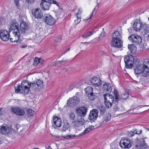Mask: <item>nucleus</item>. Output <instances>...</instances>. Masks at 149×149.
Here are the masks:
<instances>
[{
	"mask_svg": "<svg viewBox=\"0 0 149 149\" xmlns=\"http://www.w3.org/2000/svg\"><path fill=\"white\" fill-rule=\"evenodd\" d=\"M43 83L42 81L38 79L29 84L27 80H23L21 86L19 84L16 88L15 87V92L17 93L20 92L24 94H26L29 91V88H31L33 90H38L42 86Z\"/></svg>",
	"mask_w": 149,
	"mask_h": 149,
	"instance_id": "1",
	"label": "nucleus"
},
{
	"mask_svg": "<svg viewBox=\"0 0 149 149\" xmlns=\"http://www.w3.org/2000/svg\"><path fill=\"white\" fill-rule=\"evenodd\" d=\"M134 73L136 74H140L141 73L142 75L144 77H146L148 75V72L146 71V68L147 66H144L143 62L138 59H136L134 63Z\"/></svg>",
	"mask_w": 149,
	"mask_h": 149,
	"instance_id": "2",
	"label": "nucleus"
},
{
	"mask_svg": "<svg viewBox=\"0 0 149 149\" xmlns=\"http://www.w3.org/2000/svg\"><path fill=\"white\" fill-rule=\"evenodd\" d=\"M122 35L118 31H115L112 35L111 46L113 47L120 48L122 47L123 41L121 40Z\"/></svg>",
	"mask_w": 149,
	"mask_h": 149,
	"instance_id": "3",
	"label": "nucleus"
},
{
	"mask_svg": "<svg viewBox=\"0 0 149 149\" xmlns=\"http://www.w3.org/2000/svg\"><path fill=\"white\" fill-rule=\"evenodd\" d=\"M104 103L107 108H109L112 106L113 103L115 104L114 100V96L111 94L108 93L104 95Z\"/></svg>",
	"mask_w": 149,
	"mask_h": 149,
	"instance_id": "4",
	"label": "nucleus"
},
{
	"mask_svg": "<svg viewBox=\"0 0 149 149\" xmlns=\"http://www.w3.org/2000/svg\"><path fill=\"white\" fill-rule=\"evenodd\" d=\"M19 26L18 23L16 22H14L10 26L9 28L10 32L14 30V31L13 32V35H14L15 36H17L18 39L20 37Z\"/></svg>",
	"mask_w": 149,
	"mask_h": 149,
	"instance_id": "5",
	"label": "nucleus"
},
{
	"mask_svg": "<svg viewBox=\"0 0 149 149\" xmlns=\"http://www.w3.org/2000/svg\"><path fill=\"white\" fill-rule=\"evenodd\" d=\"M120 145L123 148H128L130 147L132 145V141L128 138L122 139L120 142Z\"/></svg>",
	"mask_w": 149,
	"mask_h": 149,
	"instance_id": "6",
	"label": "nucleus"
},
{
	"mask_svg": "<svg viewBox=\"0 0 149 149\" xmlns=\"http://www.w3.org/2000/svg\"><path fill=\"white\" fill-rule=\"evenodd\" d=\"M10 111L13 113L19 116H23L25 113L24 109L18 106L11 107Z\"/></svg>",
	"mask_w": 149,
	"mask_h": 149,
	"instance_id": "7",
	"label": "nucleus"
},
{
	"mask_svg": "<svg viewBox=\"0 0 149 149\" xmlns=\"http://www.w3.org/2000/svg\"><path fill=\"white\" fill-rule=\"evenodd\" d=\"M79 102V99L76 96L70 98L67 101L68 105L70 107H74L77 105Z\"/></svg>",
	"mask_w": 149,
	"mask_h": 149,
	"instance_id": "8",
	"label": "nucleus"
},
{
	"mask_svg": "<svg viewBox=\"0 0 149 149\" xmlns=\"http://www.w3.org/2000/svg\"><path fill=\"white\" fill-rule=\"evenodd\" d=\"M128 39L132 40V42L136 45L139 44L142 42L141 38L137 35L132 34L128 38Z\"/></svg>",
	"mask_w": 149,
	"mask_h": 149,
	"instance_id": "9",
	"label": "nucleus"
},
{
	"mask_svg": "<svg viewBox=\"0 0 149 149\" xmlns=\"http://www.w3.org/2000/svg\"><path fill=\"white\" fill-rule=\"evenodd\" d=\"M88 109L84 107L77 108L76 109L77 115L81 117L85 116L86 114Z\"/></svg>",
	"mask_w": 149,
	"mask_h": 149,
	"instance_id": "10",
	"label": "nucleus"
},
{
	"mask_svg": "<svg viewBox=\"0 0 149 149\" xmlns=\"http://www.w3.org/2000/svg\"><path fill=\"white\" fill-rule=\"evenodd\" d=\"M10 35L8 32L6 30H0V37L4 41H7L9 39Z\"/></svg>",
	"mask_w": 149,
	"mask_h": 149,
	"instance_id": "11",
	"label": "nucleus"
},
{
	"mask_svg": "<svg viewBox=\"0 0 149 149\" xmlns=\"http://www.w3.org/2000/svg\"><path fill=\"white\" fill-rule=\"evenodd\" d=\"M11 131V129L7 125L3 124L0 126V133L3 134H6Z\"/></svg>",
	"mask_w": 149,
	"mask_h": 149,
	"instance_id": "12",
	"label": "nucleus"
},
{
	"mask_svg": "<svg viewBox=\"0 0 149 149\" xmlns=\"http://www.w3.org/2000/svg\"><path fill=\"white\" fill-rule=\"evenodd\" d=\"M98 111L97 109H94L90 111L89 115V118L91 121H94L96 120L98 115Z\"/></svg>",
	"mask_w": 149,
	"mask_h": 149,
	"instance_id": "13",
	"label": "nucleus"
},
{
	"mask_svg": "<svg viewBox=\"0 0 149 149\" xmlns=\"http://www.w3.org/2000/svg\"><path fill=\"white\" fill-rule=\"evenodd\" d=\"M45 16V22L47 24L52 25H54L55 23V20L50 15L48 14Z\"/></svg>",
	"mask_w": 149,
	"mask_h": 149,
	"instance_id": "14",
	"label": "nucleus"
},
{
	"mask_svg": "<svg viewBox=\"0 0 149 149\" xmlns=\"http://www.w3.org/2000/svg\"><path fill=\"white\" fill-rule=\"evenodd\" d=\"M50 5L49 0H42L40 6L43 10H48L49 9Z\"/></svg>",
	"mask_w": 149,
	"mask_h": 149,
	"instance_id": "15",
	"label": "nucleus"
},
{
	"mask_svg": "<svg viewBox=\"0 0 149 149\" xmlns=\"http://www.w3.org/2000/svg\"><path fill=\"white\" fill-rule=\"evenodd\" d=\"M28 26L25 22L22 21L20 23L19 31L21 33H24L28 30Z\"/></svg>",
	"mask_w": 149,
	"mask_h": 149,
	"instance_id": "16",
	"label": "nucleus"
},
{
	"mask_svg": "<svg viewBox=\"0 0 149 149\" xmlns=\"http://www.w3.org/2000/svg\"><path fill=\"white\" fill-rule=\"evenodd\" d=\"M32 13L33 15L36 18L40 19L43 16L41 10L39 8H37L35 10H33Z\"/></svg>",
	"mask_w": 149,
	"mask_h": 149,
	"instance_id": "17",
	"label": "nucleus"
},
{
	"mask_svg": "<svg viewBox=\"0 0 149 149\" xmlns=\"http://www.w3.org/2000/svg\"><path fill=\"white\" fill-rule=\"evenodd\" d=\"M143 24L140 21L135 20L133 25L134 29L136 31H139L140 30H141Z\"/></svg>",
	"mask_w": 149,
	"mask_h": 149,
	"instance_id": "18",
	"label": "nucleus"
},
{
	"mask_svg": "<svg viewBox=\"0 0 149 149\" xmlns=\"http://www.w3.org/2000/svg\"><path fill=\"white\" fill-rule=\"evenodd\" d=\"M92 84L95 86H99L101 84V81L98 77H94L91 80Z\"/></svg>",
	"mask_w": 149,
	"mask_h": 149,
	"instance_id": "19",
	"label": "nucleus"
},
{
	"mask_svg": "<svg viewBox=\"0 0 149 149\" xmlns=\"http://www.w3.org/2000/svg\"><path fill=\"white\" fill-rule=\"evenodd\" d=\"M85 122V120L83 118H81L78 120L73 121L72 123L75 127H77L82 125Z\"/></svg>",
	"mask_w": 149,
	"mask_h": 149,
	"instance_id": "20",
	"label": "nucleus"
},
{
	"mask_svg": "<svg viewBox=\"0 0 149 149\" xmlns=\"http://www.w3.org/2000/svg\"><path fill=\"white\" fill-rule=\"evenodd\" d=\"M146 137L142 139L141 141V144L139 146L138 145H136L135 147L137 148L138 149H141V147L142 148H146L148 147L147 144L145 143V139H146Z\"/></svg>",
	"mask_w": 149,
	"mask_h": 149,
	"instance_id": "21",
	"label": "nucleus"
},
{
	"mask_svg": "<svg viewBox=\"0 0 149 149\" xmlns=\"http://www.w3.org/2000/svg\"><path fill=\"white\" fill-rule=\"evenodd\" d=\"M124 58L125 63H127V62L129 61L133 63L134 64V63L135 61H134V57L131 55L126 56Z\"/></svg>",
	"mask_w": 149,
	"mask_h": 149,
	"instance_id": "22",
	"label": "nucleus"
},
{
	"mask_svg": "<svg viewBox=\"0 0 149 149\" xmlns=\"http://www.w3.org/2000/svg\"><path fill=\"white\" fill-rule=\"evenodd\" d=\"M103 89L104 91L109 92H111L112 90V87L109 84L105 83L103 85Z\"/></svg>",
	"mask_w": 149,
	"mask_h": 149,
	"instance_id": "23",
	"label": "nucleus"
},
{
	"mask_svg": "<svg viewBox=\"0 0 149 149\" xmlns=\"http://www.w3.org/2000/svg\"><path fill=\"white\" fill-rule=\"evenodd\" d=\"M54 123L57 127H60L61 123V120L57 117H54L53 118Z\"/></svg>",
	"mask_w": 149,
	"mask_h": 149,
	"instance_id": "24",
	"label": "nucleus"
},
{
	"mask_svg": "<svg viewBox=\"0 0 149 149\" xmlns=\"http://www.w3.org/2000/svg\"><path fill=\"white\" fill-rule=\"evenodd\" d=\"M128 49L130 51L131 53L132 54H134L135 52L136 49V46L132 44L128 45Z\"/></svg>",
	"mask_w": 149,
	"mask_h": 149,
	"instance_id": "25",
	"label": "nucleus"
},
{
	"mask_svg": "<svg viewBox=\"0 0 149 149\" xmlns=\"http://www.w3.org/2000/svg\"><path fill=\"white\" fill-rule=\"evenodd\" d=\"M142 29L144 31L145 34L147 33L149 31V26L148 24L145 23L143 24L141 28V30Z\"/></svg>",
	"mask_w": 149,
	"mask_h": 149,
	"instance_id": "26",
	"label": "nucleus"
},
{
	"mask_svg": "<svg viewBox=\"0 0 149 149\" xmlns=\"http://www.w3.org/2000/svg\"><path fill=\"white\" fill-rule=\"evenodd\" d=\"M142 131L141 130H140L139 131L135 130L133 131H130V132H129L128 134V135L129 137H132L135 134H140L141 133Z\"/></svg>",
	"mask_w": 149,
	"mask_h": 149,
	"instance_id": "27",
	"label": "nucleus"
},
{
	"mask_svg": "<svg viewBox=\"0 0 149 149\" xmlns=\"http://www.w3.org/2000/svg\"><path fill=\"white\" fill-rule=\"evenodd\" d=\"M114 95L115 98L114 97V100L115 102V104H118V101L119 100V93L115 89L114 91Z\"/></svg>",
	"mask_w": 149,
	"mask_h": 149,
	"instance_id": "28",
	"label": "nucleus"
},
{
	"mask_svg": "<svg viewBox=\"0 0 149 149\" xmlns=\"http://www.w3.org/2000/svg\"><path fill=\"white\" fill-rule=\"evenodd\" d=\"M129 94L127 91H125L123 94L120 95L119 99L120 98L125 100L127 99L129 97Z\"/></svg>",
	"mask_w": 149,
	"mask_h": 149,
	"instance_id": "29",
	"label": "nucleus"
},
{
	"mask_svg": "<svg viewBox=\"0 0 149 149\" xmlns=\"http://www.w3.org/2000/svg\"><path fill=\"white\" fill-rule=\"evenodd\" d=\"M93 88L92 87L90 86L87 87L85 89L86 94L88 95V96L91 94L93 93Z\"/></svg>",
	"mask_w": 149,
	"mask_h": 149,
	"instance_id": "30",
	"label": "nucleus"
},
{
	"mask_svg": "<svg viewBox=\"0 0 149 149\" xmlns=\"http://www.w3.org/2000/svg\"><path fill=\"white\" fill-rule=\"evenodd\" d=\"M20 38H18H18L17 37V36H15L14 35V37L13 38H9V39H10V41L11 42H20L21 41V40L20 39Z\"/></svg>",
	"mask_w": 149,
	"mask_h": 149,
	"instance_id": "31",
	"label": "nucleus"
},
{
	"mask_svg": "<svg viewBox=\"0 0 149 149\" xmlns=\"http://www.w3.org/2000/svg\"><path fill=\"white\" fill-rule=\"evenodd\" d=\"M70 125L67 122H65L64 123L62 130L63 131H65L66 130H67L69 128Z\"/></svg>",
	"mask_w": 149,
	"mask_h": 149,
	"instance_id": "32",
	"label": "nucleus"
},
{
	"mask_svg": "<svg viewBox=\"0 0 149 149\" xmlns=\"http://www.w3.org/2000/svg\"><path fill=\"white\" fill-rule=\"evenodd\" d=\"M93 34V32L89 31L83 35L82 37L84 38H86L88 37L91 36Z\"/></svg>",
	"mask_w": 149,
	"mask_h": 149,
	"instance_id": "33",
	"label": "nucleus"
},
{
	"mask_svg": "<svg viewBox=\"0 0 149 149\" xmlns=\"http://www.w3.org/2000/svg\"><path fill=\"white\" fill-rule=\"evenodd\" d=\"M27 113L28 117L32 116L34 113V111L31 109H27Z\"/></svg>",
	"mask_w": 149,
	"mask_h": 149,
	"instance_id": "34",
	"label": "nucleus"
},
{
	"mask_svg": "<svg viewBox=\"0 0 149 149\" xmlns=\"http://www.w3.org/2000/svg\"><path fill=\"white\" fill-rule=\"evenodd\" d=\"M41 59L38 58H36L35 59L34 61L33 65L34 66L37 65L40 62Z\"/></svg>",
	"mask_w": 149,
	"mask_h": 149,
	"instance_id": "35",
	"label": "nucleus"
},
{
	"mask_svg": "<svg viewBox=\"0 0 149 149\" xmlns=\"http://www.w3.org/2000/svg\"><path fill=\"white\" fill-rule=\"evenodd\" d=\"M133 63L128 61L127 63H125L126 68H131L133 66Z\"/></svg>",
	"mask_w": 149,
	"mask_h": 149,
	"instance_id": "36",
	"label": "nucleus"
},
{
	"mask_svg": "<svg viewBox=\"0 0 149 149\" xmlns=\"http://www.w3.org/2000/svg\"><path fill=\"white\" fill-rule=\"evenodd\" d=\"M143 65L144 66H147V67H146L147 70L146 71H148L147 72H148V75L149 74V61H146L143 62Z\"/></svg>",
	"mask_w": 149,
	"mask_h": 149,
	"instance_id": "37",
	"label": "nucleus"
},
{
	"mask_svg": "<svg viewBox=\"0 0 149 149\" xmlns=\"http://www.w3.org/2000/svg\"><path fill=\"white\" fill-rule=\"evenodd\" d=\"M99 110L100 111V114L102 115H103L106 111L105 107L102 106L99 107Z\"/></svg>",
	"mask_w": 149,
	"mask_h": 149,
	"instance_id": "38",
	"label": "nucleus"
},
{
	"mask_svg": "<svg viewBox=\"0 0 149 149\" xmlns=\"http://www.w3.org/2000/svg\"><path fill=\"white\" fill-rule=\"evenodd\" d=\"M89 99L91 100H93L95 98L96 96L93 95V93L90 94L88 96Z\"/></svg>",
	"mask_w": 149,
	"mask_h": 149,
	"instance_id": "39",
	"label": "nucleus"
},
{
	"mask_svg": "<svg viewBox=\"0 0 149 149\" xmlns=\"http://www.w3.org/2000/svg\"><path fill=\"white\" fill-rule=\"evenodd\" d=\"M6 22L5 19L2 17H0V24L3 25Z\"/></svg>",
	"mask_w": 149,
	"mask_h": 149,
	"instance_id": "40",
	"label": "nucleus"
},
{
	"mask_svg": "<svg viewBox=\"0 0 149 149\" xmlns=\"http://www.w3.org/2000/svg\"><path fill=\"white\" fill-rule=\"evenodd\" d=\"M90 131V130L88 128L85 129L84 130L82 133L80 134L79 135L80 136L82 135H83L84 134L86 133H88Z\"/></svg>",
	"mask_w": 149,
	"mask_h": 149,
	"instance_id": "41",
	"label": "nucleus"
},
{
	"mask_svg": "<svg viewBox=\"0 0 149 149\" xmlns=\"http://www.w3.org/2000/svg\"><path fill=\"white\" fill-rule=\"evenodd\" d=\"M111 118V115L109 114L105 116V118L104 119V120L106 122L108 121Z\"/></svg>",
	"mask_w": 149,
	"mask_h": 149,
	"instance_id": "42",
	"label": "nucleus"
},
{
	"mask_svg": "<svg viewBox=\"0 0 149 149\" xmlns=\"http://www.w3.org/2000/svg\"><path fill=\"white\" fill-rule=\"evenodd\" d=\"M69 116L71 119L73 120L75 118V114L74 113L72 112L70 113Z\"/></svg>",
	"mask_w": 149,
	"mask_h": 149,
	"instance_id": "43",
	"label": "nucleus"
},
{
	"mask_svg": "<svg viewBox=\"0 0 149 149\" xmlns=\"http://www.w3.org/2000/svg\"><path fill=\"white\" fill-rule=\"evenodd\" d=\"M50 4L53 3L56 4L57 6H58V3L55 0H49Z\"/></svg>",
	"mask_w": 149,
	"mask_h": 149,
	"instance_id": "44",
	"label": "nucleus"
},
{
	"mask_svg": "<svg viewBox=\"0 0 149 149\" xmlns=\"http://www.w3.org/2000/svg\"><path fill=\"white\" fill-rule=\"evenodd\" d=\"M61 40V36H59V37H57L54 39V41L55 42H60Z\"/></svg>",
	"mask_w": 149,
	"mask_h": 149,
	"instance_id": "45",
	"label": "nucleus"
},
{
	"mask_svg": "<svg viewBox=\"0 0 149 149\" xmlns=\"http://www.w3.org/2000/svg\"><path fill=\"white\" fill-rule=\"evenodd\" d=\"M81 12L82 11L81 9L80 8H79L78 9V12L75 14V15H76V18L78 19V18H79L78 15L79 14V13H81Z\"/></svg>",
	"mask_w": 149,
	"mask_h": 149,
	"instance_id": "46",
	"label": "nucleus"
},
{
	"mask_svg": "<svg viewBox=\"0 0 149 149\" xmlns=\"http://www.w3.org/2000/svg\"><path fill=\"white\" fill-rule=\"evenodd\" d=\"M97 7V8H98V6H97V5H96V7L94 8V9L93 10L92 12L91 13V16H90V17L88 19H90L91 18V17H92V16L93 15V13L94 12V11H95V10L96 9V8ZM88 20V19H85L84 20L87 21Z\"/></svg>",
	"mask_w": 149,
	"mask_h": 149,
	"instance_id": "47",
	"label": "nucleus"
},
{
	"mask_svg": "<svg viewBox=\"0 0 149 149\" xmlns=\"http://www.w3.org/2000/svg\"><path fill=\"white\" fill-rule=\"evenodd\" d=\"M102 29L104 30V29L103 28ZM105 33V32L103 31L102 32V33H101V35L99 38V39H101L103 37H104V36Z\"/></svg>",
	"mask_w": 149,
	"mask_h": 149,
	"instance_id": "48",
	"label": "nucleus"
},
{
	"mask_svg": "<svg viewBox=\"0 0 149 149\" xmlns=\"http://www.w3.org/2000/svg\"><path fill=\"white\" fill-rule=\"evenodd\" d=\"M68 60H62L61 61H57V63H63V64L66 63L68 62Z\"/></svg>",
	"mask_w": 149,
	"mask_h": 149,
	"instance_id": "49",
	"label": "nucleus"
},
{
	"mask_svg": "<svg viewBox=\"0 0 149 149\" xmlns=\"http://www.w3.org/2000/svg\"><path fill=\"white\" fill-rule=\"evenodd\" d=\"M20 0H14V2L17 7H18L19 6V2Z\"/></svg>",
	"mask_w": 149,
	"mask_h": 149,
	"instance_id": "50",
	"label": "nucleus"
},
{
	"mask_svg": "<svg viewBox=\"0 0 149 149\" xmlns=\"http://www.w3.org/2000/svg\"><path fill=\"white\" fill-rule=\"evenodd\" d=\"M3 108H0V116L3 115Z\"/></svg>",
	"mask_w": 149,
	"mask_h": 149,
	"instance_id": "51",
	"label": "nucleus"
},
{
	"mask_svg": "<svg viewBox=\"0 0 149 149\" xmlns=\"http://www.w3.org/2000/svg\"><path fill=\"white\" fill-rule=\"evenodd\" d=\"M59 63H57V61L56 62V63H55V62H53L52 63V66H55L57 65Z\"/></svg>",
	"mask_w": 149,
	"mask_h": 149,
	"instance_id": "52",
	"label": "nucleus"
},
{
	"mask_svg": "<svg viewBox=\"0 0 149 149\" xmlns=\"http://www.w3.org/2000/svg\"><path fill=\"white\" fill-rule=\"evenodd\" d=\"M35 0H26L27 2L30 3H32Z\"/></svg>",
	"mask_w": 149,
	"mask_h": 149,
	"instance_id": "53",
	"label": "nucleus"
},
{
	"mask_svg": "<svg viewBox=\"0 0 149 149\" xmlns=\"http://www.w3.org/2000/svg\"><path fill=\"white\" fill-rule=\"evenodd\" d=\"M100 54L103 55H106V54L103 51H101L99 52Z\"/></svg>",
	"mask_w": 149,
	"mask_h": 149,
	"instance_id": "54",
	"label": "nucleus"
},
{
	"mask_svg": "<svg viewBox=\"0 0 149 149\" xmlns=\"http://www.w3.org/2000/svg\"><path fill=\"white\" fill-rule=\"evenodd\" d=\"M62 137L65 138H70L71 137V136L70 135H68L65 136H62Z\"/></svg>",
	"mask_w": 149,
	"mask_h": 149,
	"instance_id": "55",
	"label": "nucleus"
},
{
	"mask_svg": "<svg viewBox=\"0 0 149 149\" xmlns=\"http://www.w3.org/2000/svg\"><path fill=\"white\" fill-rule=\"evenodd\" d=\"M78 17L79 18H78V19L77 18H76V19H77V23H76L75 24H78L80 22V19L81 18H80L79 17Z\"/></svg>",
	"mask_w": 149,
	"mask_h": 149,
	"instance_id": "56",
	"label": "nucleus"
},
{
	"mask_svg": "<svg viewBox=\"0 0 149 149\" xmlns=\"http://www.w3.org/2000/svg\"><path fill=\"white\" fill-rule=\"evenodd\" d=\"M149 106V105H140L138 106V107H139L140 108H141L142 107H146ZM138 107H137L136 108H137Z\"/></svg>",
	"mask_w": 149,
	"mask_h": 149,
	"instance_id": "57",
	"label": "nucleus"
},
{
	"mask_svg": "<svg viewBox=\"0 0 149 149\" xmlns=\"http://www.w3.org/2000/svg\"><path fill=\"white\" fill-rule=\"evenodd\" d=\"M89 130H90V131L94 129V127L93 126H90L89 128H88Z\"/></svg>",
	"mask_w": 149,
	"mask_h": 149,
	"instance_id": "58",
	"label": "nucleus"
},
{
	"mask_svg": "<svg viewBox=\"0 0 149 149\" xmlns=\"http://www.w3.org/2000/svg\"><path fill=\"white\" fill-rule=\"evenodd\" d=\"M15 128H16L17 130H18L19 127V126L18 125H16L15 126Z\"/></svg>",
	"mask_w": 149,
	"mask_h": 149,
	"instance_id": "59",
	"label": "nucleus"
},
{
	"mask_svg": "<svg viewBox=\"0 0 149 149\" xmlns=\"http://www.w3.org/2000/svg\"><path fill=\"white\" fill-rule=\"evenodd\" d=\"M63 70H64L65 71H67L68 70V68H64L62 69Z\"/></svg>",
	"mask_w": 149,
	"mask_h": 149,
	"instance_id": "60",
	"label": "nucleus"
},
{
	"mask_svg": "<svg viewBox=\"0 0 149 149\" xmlns=\"http://www.w3.org/2000/svg\"><path fill=\"white\" fill-rule=\"evenodd\" d=\"M67 52V51H66V49L64 50L63 52V53L62 54H65V53H66Z\"/></svg>",
	"mask_w": 149,
	"mask_h": 149,
	"instance_id": "61",
	"label": "nucleus"
},
{
	"mask_svg": "<svg viewBox=\"0 0 149 149\" xmlns=\"http://www.w3.org/2000/svg\"><path fill=\"white\" fill-rule=\"evenodd\" d=\"M114 109H115V110H117L118 109V107L117 106H115L114 107Z\"/></svg>",
	"mask_w": 149,
	"mask_h": 149,
	"instance_id": "62",
	"label": "nucleus"
},
{
	"mask_svg": "<svg viewBox=\"0 0 149 149\" xmlns=\"http://www.w3.org/2000/svg\"><path fill=\"white\" fill-rule=\"evenodd\" d=\"M70 135L71 136V137H74L76 136L75 135Z\"/></svg>",
	"mask_w": 149,
	"mask_h": 149,
	"instance_id": "63",
	"label": "nucleus"
},
{
	"mask_svg": "<svg viewBox=\"0 0 149 149\" xmlns=\"http://www.w3.org/2000/svg\"><path fill=\"white\" fill-rule=\"evenodd\" d=\"M47 149H52L50 146H49L47 148Z\"/></svg>",
	"mask_w": 149,
	"mask_h": 149,
	"instance_id": "64",
	"label": "nucleus"
}]
</instances>
